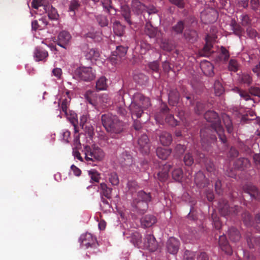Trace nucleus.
Listing matches in <instances>:
<instances>
[{
	"label": "nucleus",
	"mask_w": 260,
	"mask_h": 260,
	"mask_svg": "<svg viewBox=\"0 0 260 260\" xmlns=\"http://www.w3.org/2000/svg\"><path fill=\"white\" fill-rule=\"evenodd\" d=\"M229 69L233 72H236L238 70V63L236 60L231 59L229 64Z\"/></svg>",
	"instance_id": "57"
},
{
	"label": "nucleus",
	"mask_w": 260,
	"mask_h": 260,
	"mask_svg": "<svg viewBox=\"0 0 260 260\" xmlns=\"http://www.w3.org/2000/svg\"><path fill=\"white\" fill-rule=\"evenodd\" d=\"M48 55V52L40 47H36L34 52V57L36 61L44 60Z\"/></svg>",
	"instance_id": "18"
},
{
	"label": "nucleus",
	"mask_w": 260,
	"mask_h": 260,
	"mask_svg": "<svg viewBox=\"0 0 260 260\" xmlns=\"http://www.w3.org/2000/svg\"><path fill=\"white\" fill-rule=\"evenodd\" d=\"M138 143L140 147V149L143 153H147L150 149L149 144V139L147 135H142L138 140Z\"/></svg>",
	"instance_id": "12"
},
{
	"label": "nucleus",
	"mask_w": 260,
	"mask_h": 260,
	"mask_svg": "<svg viewBox=\"0 0 260 260\" xmlns=\"http://www.w3.org/2000/svg\"><path fill=\"white\" fill-rule=\"evenodd\" d=\"M214 90L215 93L217 96H219L223 93L224 89L220 81H216L215 82Z\"/></svg>",
	"instance_id": "44"
},
{
	"label": "nucleus",
	"mask_w": 260,
	"mask_h": 260,
	"mask_svg": "<svg viewBox=\"0 0 260 260\" xmlns=\"http://www.w3.org/2000/svg\"><path fill=\"white\" fill-rule=\"evenodd\" d=\"M70 92L69 90L65 89L62 97L59 100L62 111L66 115H68V108L71 101Z\"/></svg>",
	"instance_id": "11"
},
{
	"label": "nucleus",
	"mask_w": 260,
	"mask_h": 260,
	"mask_svg": "<svg viewBox=\"0 0 260 260\" xmlns=\"http://www.w3.org/2000/svg\"><path fill=\"white\" fill-rule=\"evenodd\" d=\"M113 31L114 34L117 36H122L124 34V27L121 25L119 22L115 21L113 23Z\"/></svg>",
	"instance_id": "33"
},
{
	"label": "nucleus",
	"mask_w": 260,
	"mask_h": 260,
	"mask_svg": "<svg viewBox=\"0 0 260 260\" xmlns=\"http://www.w3.org/2000/svg\"><path fill=\"white\" fill-rule=\"evenodd\" d=\"M122 15L124 17L125 20L131 24L130 21V10L128 7L123 6L122 7Z\"/></svg>",
	"instance_id": "46"
},
{
	"label": "nucleus",
	"mask_w": 260,
	"mask_h": 260,
	"mask_svg": "<svg viewBox=\"0 0 260 260\" xmlns=\"http://www.w3.org/2000/svg\"><path fill=\"white\" fill-rule=\"evenodd\" d=\"M243 221L246 226L252 225V217L248 213H245L243 214Z\"/></svg>",
	"instance_id": "50"
},
{
	"label": "nucleus",
	"mask_w": 260,
	"mask_h": 260,
	"mask_svg": "<svg viewBox=\"0 0 260 260\" xmlns=\"http://www.w3.org/2000/svg\"><path fill=\"white\" fill-rule=\"evenodd\" d=\"M107 87L106 79L105 77H102L96 83V88L98 90H106Z\"/></svg>",
	"instance_id": "36"
},
{
	"label": "nucleus",
	"mask_w": 260,
	"mask_h": 260,
	"mask_svg": "<svg viewBox=\"0 0 260 260\" xmlns=\"http://www.w3.org/2000/svg\"><path fill=\"white\" fill-rule=\"evenodd\" d=\"M220 249L225 254L231 255L233 253V249L231 245H219Z\"/></svg>",
	"instance_id": "52"
},
{
	"label": "nucleus",
	"mask_w": 260,
	"mask_h": 260,
	"mask_svg": "<svg viewBox=\"0 0 260 260\" xmlns=\"http://www.w3.org/2000/svg\"><path fill=\"white\" fill-rule=\"evenodd\" d=\"M149 68L154 72L158 73L159 65V63L157 61H154L149 63Z\"/></svg>",
	"instance_id": "58"
},
{
	"label": "nucleus",
	"mask_w": 260,
	"mask_h": 260,
	"mask_svg": "<svg viewBox=\"0 0 260 260\" xmlns=\"http://www.w3.org/2000/svg\"><path fill=\"white\" fill-rule=\"evenodd\" d=\"M96 19L99 25L102 26H106L108 24V20L105 16L98 15L96 16Z\"/></svg>",
	"instance_id": "43"
},
{
	"label": "nucleus",
	"mask_w": 260,
	"mask_h": 260,
	"mask_svg": "<svg viewBox=\"0 0 260 260\" xmlns=\"http://www.w3.org/2000/svg\"><path fill=\"white\" fill-rule=\"evenodd\" d=\"M118 161L122 166H130L133 163L132 156L126 151L123 152L118 157Z\"/></svg>",
	"instance_id": "19"
},
{
	"label": "nucleus",
	"mask_w": 260,
	"mask_h": 260,
	"mask_svg": "<svg viewBox=\"0 0 260 260\" xmlns=\"http://www.w3.org/2000/svg\"><path fill=\"white\" fill-rule=\"evenodd\" d=\"M44 9L46 12L48 13V16L50 19L55 20L57 19L58 15L55 8L52 6H46L44 7Z\"/></svg>",
	"instance_id": "31"
},
{
	"label": "nucleus",
	"mask_w": 260,
	"mask_h": 260,
	"mask_svg": "<svg viewBox=\"0 0 260 260\" xmlns=\"http://www.w3.org/2000/svg\"><path fill=\"white\" fill-rule=\"evenodd\" d=\"M206 167L208 172L212 173H213L214 175H215V166L213 164V162L209 161V162L207 161L206 162Z\"/></svg>",
	"instance_id": "59"
},
{
	"label": "nucleus",
	"mask_w": 260,
	"mask_h": 260,
	"mask_svg": "<svg viewBox=\"0 0 260 260\" xmlns=\"http://www.w3.org/2000/svg\"><path fill=\"white\" fill-rule=\"evenodd\" d=\"M161 144L164 146L169 145L172 141V136L166 132H163L159 136Z\"/></svg>",
	"instance_id": "26"
},
{
	"label": "nucleus",
	"mask_w": 260,
	"mask_h": 260,
	"mask_svg": "<svg viewBox=\"0 0 260 260\" xmlns=\"http://www.w3.org/2000/svg\"><path fill=\"white\" fill-rule=\"evenodd\" d=\"M204 105L202 103L197 102L195 108V112L198 114H200L203 112Z\"/></svg>",
	"instance_id": "63"
},
{
	"label": "nucleus",
	"mask_w": 260,
	"mask_h": 260,
	"mask_svg": "<svg viewBox=\"0 0 260 260\" xmlns=\"http://www.w3.org/2000/svg\"><path fill=\"white\" fill-rule=\"evenodd\" d=\"M228 236L232 242H237L241 237L239 232L234 227L229 228L228 232Z\"/></svg>",
	"instance_id": "20"
},
{
	"label": "nucleus",
	"mask_w": 260,
	"mask_h": 260,
	"mask_svg": "<svg viewBox=\"0 0 260 260\" xmlns=\"http://www.w3.org/2000/svg\"><path fill=\"white\" fill-rule=\"evenodd\" d=\"M237 92L239 94L240 96L245 101H248L251 100L250 96L248 93L244 91L241 90L240 89L237 88Z\"/></svg>",
	"instance_id": "61"
},
{
	"label": "nucleus",
	"mask_w": 260,
	"mask_h": 260,
	"mask_svg": "<svg viewBox=\"0 0 260 260\" xmlns=\"http://www.w3.org/2000/svg\"><path fill=\"white\" fill-rule=\"evenodd\" d=\"M100 55L99 51L94 48L88 49L85 53L86 58L91 60H96L100 57Z\"/></svg>",
	"instance_id": "25"
},
{
	"label": "nucleus",
	"mask_w": 260,
	"mask_h": 260,
	"mask_svg": "<svg viewBox=\"0 0 260 260\" xmlns=\"http://www.w3.org/2000/svg\"><path fill=\"white\" fill-rule=\"evenodd\" d=\"M108 179L112 185H117L119 184L118 175L115 172L111 173L108 175Z\"/></svg>",
	"instance_id": "41"
},
{
	"label": "nucleus",
	"mask_w": 260,
	"mask_h": 260,
	"mask_svg": "<svg viewBox=\"0 0 260 260\" xmlns=\"http://www.w3.org/2000/svg\"><path fill=\"white\" fill-rule=\"evenodd\" d=\"M73 76L76 79L89 82L95 78V71L90 67L80 66L75 70Z\"/></svg>",
	"instance_id": "5"
},
{
	"label": "nucleus",
	"mask_w": 260,
	"mask_h": 260,
	"mask_svg": "<svg viewBox=\"0 0 260 260\" xmlns=\"http://www.w3.org/2000/svg\"><path fill=\"white\" fill-rule=\"evenodd\" d=\"M242 82L245 84L249 85L252 82V79L251 76L248 74H243L241 77Z\"/></svg>",
	"instance_id": "56"
},
{
	"label": "nucleus",
	"mask_w": 260,
	"mask_h": 260,
	"mask_svg": "<svg viewBox=\"0 0 260 260\" xmlns=\"http://www.w3.org/2000/svg\"><path fill=\"white\" fill-rule=\"evenodd\" d=\"M141 235L138 232L133 233L132 236L129 238V241L132 244H138L141 241Z\"/></svg>",
	"instance_id": "45"
},
{
	"label": "nucleus",
	"mask_w": 260,
	"mask_h": 260,
	"mask_svg": "<svg viewBox=\"0 0 260 260\" xmlns=\"http://www.w3.org/2000/svg\"><path fill=\"white\" fill-rule=\"evenodd\" d=\"M98 188L99 191L100 192L101 195L104 196L108 199L111 198L112 189L111 188L108 187L106 183H101Z\"/></svg>",
	"instance_id": "23"
},
{
	"label": "nucleus",
	"mask_w": 260,
	"mask_h": 260,
	"mask_svg": "<svg viewBox=\"0 0 260 260\" xmlns=\"http://www.w3.org/2000/svg\"><path fill=\"white\" fill-rule=\"evenodd\" d=\"M250 166L249 160L244 157L240 158L235 162V167L238 169H243Z\"/></svg>",
	"instance_id": "32"
},
{
	"label": "nucleus",
	"mask_w": 260,
	"mask_h": 260,
	"mask_svg": "<svg viewBox=\"0 0 260 260\" xmlns=\"http://www.w3.org/2000/svg\"><path fill=\"white\" fill-rule=\"evenodd\" d=\"M184 29V24L183 21H179L172 27V30L176 34H181Z\"/></svg>",
	"instance_id": "47"
},
{
	"label": "nucleus",
	"mask_w": 260,
	"mask_h": 260,
	"mask_svg": "<svg viewBox=\"0 0 260 260\" xmlns=\"http://www.w3.org/2000/svg\"><path fill=\"white\" fill-rule=\"evenodd\" d=\"M222 119L227 131L229 133H231L233 131V124L230 117L226 114H223Z\"/></svg>",
	"instance_id": "34"
},
{
	"label": "nucleus",
	"mask_w": 260,
	"mask_h": 260,
	"mask_svg": "<svg viewBox=\"0 0 260 260\" xmlns=\"http://www.w3.org/2000/svg\"><path fill=\"white\" fill-rule=\"evenodd\" d=\"M136 199L142 201V202H140V203H139V205H140V204H142V210L143 211H146L148 208V203L150 202L151 197L150 193H146L143 190H141L138 192L137 198Z\"/></svg>",
	"instance_id": "9"
},
{
	"label": "nucleus",
	"mask_w": 260,
	"mask_h": 260,
	"mask_svg": "<svg viewBox=\"0 0 260 260\" xmlns=\"http://www.w3.org/2000/svg\"><path fill=\"white\" fill-rule=\"evenodd\" d=\"M200 67L203 73L208 76H211L214 74V67L212 64L208 61L204 60L201 62Z\"/></svg>",
	"instance_id": "17"
},
{
	"label": "nucleus",
	"mask_w": 260,
	"mask_h": 260,
	"mask_svg": "<svg viewBox=\"0 0 260 260\" xmlns=\"http://www.w3.org/2000/svg\"><path fill=\"white\" fill-rule=\"evenodd\" d=\"M88 175L91 179L95 182H98L100 179V175L97 171L91 169L88 171Z\"/></svg>",
	"instance_id": "42"
},
{
	"label": "nucleus",
	"mask_w": 260,
	"mask_h": 260,
	"mask_svg": "<svg viewBox=\"0 0 260 260\" xmlns=\"http://www.w3.org/2000/svg\"><path fill=\"white\" fill-rule=\"evenodd\" d=\"M169 111L167 106L165 104H162L161 106L159 113L156 114L154 116L156 121L159 123L163 122L164 117H165V121L169 125L175 126L177 125L178 121L174 118L173 115L172 114H167Z\"/></svg>",
	"instance_id": "6"
},
{
	"label": "nucleus",
	"mask_w": 260,
	"mask_h": 260,
	"mask_svg": "<svg viewBox=\"0 0 260 260\" xmlns=\"http://www.w3.org/2000/svg\"><path fill=\"white\" fill-rule=\"evenodd\" d=\"M195 254L189 250H185L183 255V260H194Z\"/></svg>",
	"instance_id": "53"
},
{
	"label": "nucleus",
	"mask_w": 260,
	"mask_h": 260,
	"mask_svg": "<svg viewBox=\"0 0 260 260\" xmlns=\"http://www.w3.org/2000/svg\"><path fill=\"white\" fill-rule=\"evenodd\" d=\"M194 182L197 185L200 187H205L206 184V179L203 173L199 171L194 176Z\"/></svg>",
	"instance_id": "22"
},
{
	"label": "nucleus",
	"mask_w": 260,
	"mask_h": 260,
	"mask_svg": "<svg viewBox=\"0 0 260 260\" xmlns=\"http://www.w3.org/2000/svg\"><path fill=\"white\" fill-rule=\"evenodd\" d=\"M167 249L170 254H175L179 249L178 245H167Z\"/></svg>",
	"instance_id": "54"
},
{
	"label": "nucleus",
	"mask_w": 260,
	"mask_h": 260,
	"mask_svg": "<svg viewBox=\"0 0 260 260\" xmlns=\"http://www.w3.org/2000/svg\"><path fill=\"white\" fill-rule=\"evenodd\" d=\"M80 6V4L76 0H72L71 2L69 10L70 12L73 14L71 15L74 16L75 14V11L77 10L79 7Z\"/></svg>",
	"instance_id": "48"
},
{
	"label": "nucleus",
	"mask_w": 260,
	"mask_h": 260,
	"mask_svg": "<svg viewBox=\"0 0 260 260\" xmlns=\"http://www.w3.org/2000/svg\"><path fill=\"white\" fill-rule=\"evenodd\" d=\"M132 7L133 11L137 14L142 12L146 9L145 6L138 0H133L132 3Z\"/></svg>",
	"instance_id": "27"
},
{
	"label": "nucleus",
	"mask_w": 260,
	"mask_h": 260,
	"mask_svg": "<svg viewBox=\"0 0 260 260\" xmlns=\"http://www.w3.org/2000/svg\"><path fill=\"white\" fill-rule=\"evenodd\" d=\"M243 255L245 260H254V257L253 254L248 251H243Z\"/></svg>",
	"instance_id": "64"
},
{
	"label": "nucleus",
	"mask_w": 260,
	"mask_h": 260,
	"mask_svg": "<svg viewBox=\"0 0 260 260\" xmlns=\"http://www.w3.org/2000/svg\"><path fill=\"white\" fill-rule=\"evenodd\" d=\"M183 176V171L181 168L175 169L172 172V177L174 180L181 181Z\"/></svg>",
	"instance_id": "38"
},
{
	"label": "nucleus",
	"mask_w": 260,
	"mask_h": 260,
	"mask_svg": "<svg viewBox=\"0 0 260 260\" xmlns=\"http://www.w3.org/2000/svg\"><path fill=\"white\" fill-rule=\"evenodd\" d=\"M240 23L242 25L245 26L250 24L251 20L248 15L246 14L243 13L239 16V18Z\"/></svg>",
	"instance_id": "40"
},
{
	"label": "nucleus",
	"mask_w": 260,
	"mask_h": 260,
	"mask_svg": "<svg viewBox=\"0 0 260 260\" xmlns=\"http://www.w3.org/2000/svg\"><path fill=\"white\" fill-rule=\"evenodd\" d=\"M150 106L151 103L148 98L139 92L135 93L129 107L132 118H134V116H136V118L140 117L144 111Z\"/></svg>",
	"instance_id": "2"
},
{
	"label": "nucleus",
	"mask_w": 260,
	"mask_h": 260,
	"mask_svg": "<svg viewBox=\"0 0 260 260\" xmlns=\"http://www.w3.org/2000/svg\"><path fill=\"white\" fill-rule=\"evenodd\" d=\"M204 117L207 121L211 123L212 129L218 134L221 141L223 143H225L226 139L224 135L223 128L221 125L217 113L213 111H209L205 113Z\"/></svg>",
	"instance_id": "3"
},
{
	"label": "nucleus",
	"mask_w": 260,
	"mask_h": 260,
	"mask_svg": "<svg viewBox=\"0 0 260 260\" xmlns=\"http://www.w3.org/2000/svg\"><path fill=\"white\" fill-rule=\"evenodd\" d=\"M170 164H166L164 167V170L162 172L158 173L157 176L158 179L162 182L165 181L169 177L168 172L171 168Z\"/></svg>",
	"instance_id": "29"
},
{
	"label": "nucleus",
	"mask_w": 260,
	"mask_h": 260,
	"mask_svg": "<svg viewBox=\"0 0 260 260\" xmlns=\"http://www.w3.org/2000/svg\"><path fill=\"white\" fill-rule=\"evenodd\" d=\"M184 162L186 166H190L193 163V158L191 154L186 153L184 157Z\"/></svg>",
	"instance_id": "51"
},
{
	"label": "nucleus",
	"mask_w": 260,
	"mask_h": 260,
	"mask_svg": "<svg viewBox=\"0 0 260 260\" xmlns=\"http://www.w3.org/2000/svg\"><path fill=\"white\" fill-rule=\"evenodd\" d=\"M71 35L69 32L62 30L58 35L56 43L58 46L66 49L67 45L71 41Z\"/></svg>",
	"instance_id": "8"
},
{
	"label": "nucleus",
	"mask_w": 260,
	"mask_h": 260,
	"mask_svg": "<svg viewBox=\"0 0 260 260\" xmlns=\"http://www.w3.org/2000/svg\"><path fill=\"white\" fill-rule=\"evenodd\" d=\"M247 244H260V236H253L250 233L246 237Z\"/></svg>",
	"instance_id": "39"
},
{
	"label": "nucleus",
	"mask_w": 260,
	"mask_h": 260,
	"mask_svg": "<svg viewBox=\"0 0 260 260\" xmlns=\"http://www.w3.org/2000/svg\"><path fill=\"white\" fill-rule=\"evenodd\" d=\"M92 94V91L90 90H88L85 92L84 94V97L89 104L94 106H95V103L92 101L91 99V96Z\"/></svg>",
	"instance_id": "60"
},
{
	"label": "nucleus",
	"mask_w": 260,
	"mask_h": 260,
	"mask_svg": "<svg viewBox=\"0 0 260 260\" xmlns=\"http://www.w3.org/2000/svg\"><path fill=\"white\" fill-rule=\"evenodd\" d=\"M127 48L126 47L122 46H117L116 51L113 54V56H116V58H115L114 57H112L111 60L112 62L117 63L119 60L120 61L122 59V58L125 56L127 52Z\"/></svg>",
	"instance_id": "13"
},
{
	"label": "nucleus",
	"mask_w": 260,
	"mask_h": 260,
	"mask_svg": "<svg viewBox=\"0 0 260 260\" xmlns=\"http://www.w3.org/2000/svg\"><path fill=\"white\" fill-rule=\"evenodd\" d=\"M230 27L231 29L235 35L241 37L242 33L244 32V29L239 24L237 23L235 20H232L230 24Z\"/></svg>",
	"instance_id": "24"
},
{
	"label": "nucleus",
	"mask_w": 260,
	"mask_h": 260,
	"mask_svg": "<svg viewBox=\"0 0 260 260\" xmlns=\"http://www.w3.org/2000/svg\"><path fill=\"white\" fill-rule=\"evenodd\" d=\"M217 37L215 35H213L212 36L210 35H207L206 37V44L204 47L202 52L201 53V55L203 56H209L211 53L212 52L211 51L212 48V42L213 41H215Z\"/></svg>",
	"instance_id": "10"
},
{
	"label": "nucleus",
	"mask_w": 260,
	"mask_h": 260,
	"mask_svg": "<svg viewBox=\"0 0 260 260\" xmlns=\"http://www.w3.org/2000/svg\"><path fill=\"white\" fill-rule=\"evenodd\" d=\"M249 92L254 96L260 98V89L257 87H251L249 89Z\"/></svg>",
	"instance_id": "62"
},
{
	"label": "nucleus",
	"mask_w": 260,
	"mask_h": 260,
	"mask_svg": "<svg viewBox=\"0 0 260 260\" xmlns=\"http://www.w3.org/2000/svg\"><path fill=\"white\" fill-rule=\"evenodd\" d=\"M141 50L140 52L142 54H144L146 53V52L151 48V46L150 44L146 43L145 42H142L140 45Z\"/></svg>",
	"instance_id": "55"
},
{
	"label": "nucleus",
	"mask_w": 260,
	"mask_h": 260,
	"mask_svg": "<svg viewBox=\"0 0 260 260\" xmlns=\"http://www.w3.org/2000/svg\"><path fill=\"white\" fill-rule=\"evenodd\" d=\"M140 202H142V201L137 200V199H135L133 203V207L135 208L140 214H144L146 211L142 210V204H140V205H139V203H140Z\"/></svg>",
	"instance_id": "49"
},
{
	"label": "nucleus",
	"mask_w": 260,
	"mask_h": 260,
	"mask_svg": "<svg viewBox=\"0 0 260 260\" xmlns=\"http://www.w3.org/2000/svg\"><path fill=\"white\" fill-rule=\"evenodd\" d=\"M179 99V93L176 90H173L169 94V103L172 106H175Z\"/></svg>",
	"instance_id": "30"
},
{
	"label": "nucleus",
	"mask_w": 260,
	"mask_h": 260,
	"mask_svg": "<svg viewBox=\"0 0 260 260\" xmlns=\"http://www.w3.org/2000/svg\"><path fill=\"white\" fill-rule=\"evenodd\" d=\"M239 210L240 208L238 206H235L234 207H230L227 203H226L223 207L220 208L221 213L224 216L230 214L236 215L238 214Z\"/></svg>",
	"instance_id": "16"
},
{
	"label": "nucleus",
	"mask_w": 260,
	"mask_h": 260,
	"mask_svg": "<svg viewBox=\"0 0 260 260\" xmlns=\"http://www.w3.org/2000/svg\"><path fill=\"white\" fill-rule=\"evenodd\" d=\"M145 31L146 34L150 38H154L157 34V29L153 27L151 24H147Z\"/></svg>",
	"instance_id": "35"
},
{
	"label": "nucleus",
	"mask_w": 260,
	"mask_h": 260,
	"mask_svg": "<svg viewBox=\"0 0 260 260\" xmlns=\"http://www.w3.org/2000/svg\"><path fill=\"white\" fill-rule=\"evenodd\" d=\"M217 12L213 8H207L201 13V18L205 23H211L217 18Z\"/></svg>",
	"instance_id": "7"
},
{
	"label": "nucleus",
	"mask_w": 260,
	"mask_h": 260,
	"mask_svg": "<svg viewBox=\"0 0 260 260\" xmlns=\"http://www.w3.org/2000/svg\"><path fill=\"white\" fill-rule=\"evenodd\" d=\"M156 221V218L152 215H147L141 219V226L144 228L152 226Z\"/></svg>",
	"instance_id": "15"
},
{
	"label": "nucleus",
	"mask_w": 260,
	"mask_h": 260,
	"mask_svg": "<svg viewBox=\"0 0 260 260\" xmlns=\"http://www.w3.org/2000/svg\"><path fill=\"white\" fill-rule=\"evenodd\" d=\"M171 150L168 148L158 147L156 152L157 156L161 159H166L171 154Z\"/></svg>",
	"instance_id": "28"
},
{
	"label": "nucleus",
	"mask_w": 260,
	"mask_h": 260,
	"mask_svg": "<svg viewBox=\"0 0 260 260\" xmlns=\"http://www.w3.org/2000/svg\"><path fill=\"white\" fill-rule=\"evenodd\" d=\"M95 241V237L89 233L82 234L79 239V242L84 244H94Z\"/></svg>",
	"instance_id": "21"
},
{
	"label": "nucleus",
	"mask_w": 260,
	"mask_h": 260,
	"mask_svg": "<svg viewBox=\"0 0 260 260\" xmlns=\"http://www.w3.org/2000/svg\"><path fill=\"white\" fill-rule=\"evenodd\" d=\"M85 159L87 163L91 164V162H97L102 161L105 157L104 151L100 147L95 145L85 146Z\"/></svg>",
	"instance_id": "4"
},
{
	"label": "nucleus",
	"mask_w": 260,
	"mask_h": 260,
	"mask_svg": "<svg viewBox=\"0 0 260 260\" xmlns=\"http://www.w3.org/2000/svg\"><path fill=\"white\" fill-rule=\"evenodd\" d=\"M134 80L139 84H143L147 81L148 78L144 74H135L134 75Z\"/></svg>",
	"instance_id": "37"
},
{
	"label": "nucleus",
	"mask_w": 260,
	"mask_h": 260,
	"mask_svg": "<svg viewBox=\"0 0 260 260\" xmlns=\"http://www.w3.org/2000/svg\"><path fill=\"white\" fill-rule=\"evenodd\" d=\"M245 193L248 194L252 199L260 201V193L257 188L252 185H247L244 188Z\"/></svg>",
	"instance_id": "14"
},
{
	"label": "nucleus",
	"mask_w": 260,
	"mask_h": 260,
	"mask_svg": "<svg viewBox=\"0 0 260 260\" xmlns=\"http://www.w3.org/2000/svg\"><path fill=\"white\" fill-rule=\"evenodd\" d=\"M101 120L103 125L113 138H117L123 130V122L116 115L110 113L103 114Z\"/></svg>",
	"instance_id": "1"
}]
</instances>
